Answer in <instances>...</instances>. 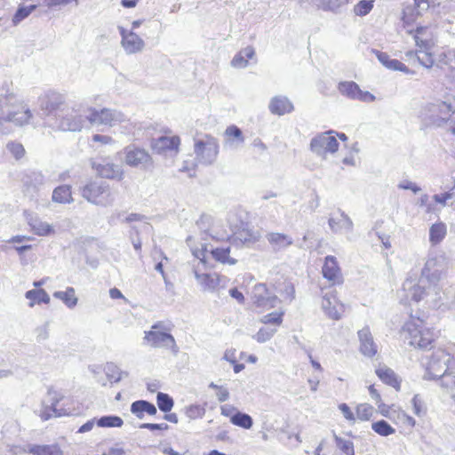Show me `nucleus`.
<instances>
[{
    "instance_id": "obj_53",
    "label": "nucleus",
    "mask_w": 455,
    "mask_h": 455,
    "mask_svg": "<svg viewBox=\"0 0 455 455\" xmlns=\"http://www.w3.org/2000/svg\"><path fill=\"white\" fill-rule=\"evenodd\" d=\"M277 331L276 328L273 327H262L259 330V331L253 336V338L259 343H264L269 340L275 333Z\"/></svg>"
},
{
    "instance_id": "obj_36",
    "label": "nucleus",
    "mask_w": 455,
    "mask_h": 455,
    "mask_svg": "<svg viewBox=\"0 0 455 455\" xmlns=\"http://www.w3.org/2000/svg\"><path fill=\"white\" fill-rule=\"evenodd\" d=\"M53 297L60 299L68 308H74L77 305L78 299L73 287H68L64 291H54Z\"/></svg>"
},
{
    "instance_id": "obj_39",
    "label": "nucleus",
    "mask_w": 455,
    "mask_h": 455,
    "mask_svg": "<svg viewBox=\"0 0 455 455\" xmlns=\"http://www.w3.org/2000/svg\"><path fill=\"white\" fill-rule=\"evenodd\" d=\"M25 297L30 300L28 306L33 307L36 303L48 304L50 302V296L44 289H33L26 291Z\"/></svg>"
},
{
    "instance_id": "obj_57",
    "label": "nucleus",
    "mask_w": 455,
    "mask_h": 455,
    "mask_svg": "<svg viewBox=\"0 0 455 455\" xmlns=\"http://www.w3.org/2000/svg\"><path fill=\"white\" fill-rule=\"evenodd\" d=\"M373 407L367 403L359 404L356 408L357 418L361 420H369L372 416Z\"/></svg>"
},
{
    "instance_id": "obj_34",
    "label": "nucleus",
    "mask_w": 455,
    "mask_h": 455,
    "mask_svg": "<svg viewBox=\"0 0 455 455\" xmlns=\"http://www.w3.org/2000/svg\"><path fill=\"white\" fill-rule=\"evenodd\" d=\"M254 55L255 51L253 47L248 46L235 55L231 61V65L237 68H245L248 65V60L252 59Z\"/></svg>"
},
{
    "instance_id": "obj_17",
    "label": "nucleus",
    "mask_w": 455,
    "mask_h": 455,
    "mask_svg": "<svg viewBox=\"0 0 455 455\" xmlns=\"http://www.w3.org/2000/svg\"><path fill=\"white\" fill-rule=\"evenodd\" d=\"M339 92L345 97L362 102H372L375 96L369 92L362 91L359 85L353 81L340 82L338 85Z\"/></svg>"
},
{
    "instance_id": "obj_19",
    "label": "nucleus",
    "mask_w": 455,
    "mask_h": 455,
    "mask_svg": "<svg viewBox=\"0 0 455 455\" xmlns=\"http://www.w3.org/2000/svg\"><path fill=\"white\" fill-rule=\"evenodd\" d=\"M339 216L331 215L328 220V224L333 233H341L342 231L351 232L353 230V221L347 214L339 209Z\"/></svg>"
},
{
    "instance_id": "obj_38",
    "label": "nucleus",
    "mask_w": 455,
    "mask_h": 455,
    "mask_svg": "<svg viewBox=\"0 0 455 455\" xmlns=\"http://www.w3.org/2000/svg\"><path fill=\"white\" fill-rule=\"evenodd\" d=\"M17 101V95L12 91V84H4L0 87V108L12 105Z\"/></svg>"
},
{
    "instance_id": "obj_51",
    "label": "nucleus",
    "mask_w": 455,
    "mask_h": 455,
    "mask_svg": "<svg viewBox=\"0 0 455 455\" xmlns=\"http://www.w3.org/2000/svg\"><path fill=\"white\" fill-rule=\"evenodd\" d=\"M374 6V0H360L354 6V13L356 16H365L372 10Z\"/></svg>"
},
{
    "instance_id": "obj_56",
    "label": "nucleus",
    "mask_w": 455,
    "mask_h": 455,
    "mask_svg": "<svg viewBox=\"0 0 455 455\" xmlns=\"http://www.w3.org/2000/svg\"><path fill=\"white\" fill-rule=\"evenodd\" d=\"M387 68L390 70H398L407 75H415L414 70L410 69L405 64L396 59H390Z\"/></svg>"
},
{
    "instance_id": "obj_27",
    "label": "nucleus",
    "mask_w": 455,
    "mask_h": 455,
    "mask_svg": "<svg viewBox=\"0 0 455 455\" xmlns=\"http://www.w3.org/2000/svg\"><path fill=\"white\" fill-rule=\"evenodd\" d=\"M27 220H28V224L31 228V230L36 235L47 236V235H50L52 234H54L53 228L50 224L41 220L37 217H34L31 214H29L27 217Z\"/></svg>"
},
{
    "instance_id": "obj_54",
    "label": "nucleus",
    "mask_w": 455,
    "mask_h": 455,
    "mask_svg": "<svg viewBox=\"0 0 455 455\" xmlns=\"http://www.w3.org/2000/svg\"><path fill=\"white\" fill-rule=\"evenodd\" d=\"M186 416L190 419L203 418L205 414V409L199 404H191L185 409Z\"/></svg>"
},
{
    "instance_id": "obj_42",
    "label": "nucleus",
    "mask_w": 455,
    "mask_h": 455,
    "mask_svg": "<svg viewBox=\"0 0 455 455\" xmlns=\"http://www.w3.org/2000/svg\"><path fill=\"white\" fill-rule=\"evenodd\" d=\"M435 66L443 70H454L455 53L451 52L440 53L435 61Z\"/></svg>"
},
{
    "instance_id": "obj_35",
    "label": "nucleus",
    "mask_w": 455,
    "mask_h": 455,
    "mask_svg": "<svg viewBox=\"0 0 455 455\" xmlns=\"http://www.w3.org/2000/svg\"><path fill=\"white\" fill-rule=\"evenodd\" d=\"M224 134L227 137L226 144L229 147L241 145L244 141L241 129L235 125L228 126Z\"/></svg>"
},
{
    "instance_id": "obj_28",
    "label": "nucleus",
    "mask_w": 455,
    "mask_h": 455,
    "mask_svg": "<svg viewBox=\"0 0 455 455\" xmlns=\"http://www.w3.org/2000/svg\"><path fill=\"white\" fill-rule=\"evenodd\" d=\"M195 277L204 291H212L220 283V278L216 274H199L194 270Z\"/></svg>"
},
{
    "instance_id": "obj_58",
    "label": "nucleus",
    "mask_w": 455,
    "mask_h": 455,
    "mask_svg": "<svg viewBox=\"0 0 455 455\" xmlns=\"http://www.w3.org/2000/svg\"><path fill=\"white\" fill-rule=\"evenodd\" d=\"M47 395L49 397V403H50V405H52V408H53V407L60 408L59 403L64 398L63 394L58 392L52 387H50L47 390Z\"/></svg>"
},
{
    "instance_id": "obj_16",
    "label": "nucleus",
    "mask_w": 455,
    "mask_h": 455,
    "mask_svg": "<svg viewBox=\"0 0 455 455\" xmlns=\"http://www.w3.org/2000/svg\"><path fill=\"white\" fill-rule=\"evenodd\" d=\"M253 303L259 307L273 308L280 302L278 297L271 292L265 283H257L252 289Z\"/></svg>"
},
{
    "instance_id": "obj_13",
    "label": "nucleus",
    "mask_w": 455,
    "mask_h": 455,
    "mask_svg": "<svg viewBox=\"0 0 455 455\" xmlns=\"http://www.w3.org/2000/svg\"><path fill=\"white\" fill-rule=\"evenodd\" d=\"M332 132L329 131L314 137L310 142L311 150L318 156L335 153L339 149V142L334 136L331 135Z\"/></svg>"
},
{
    "instance_id": "obj_63",
    "label": "nucleus",
    "mask_w": 455,
    "mask_h": 455,
    "mask_svg": "<svg viewBox=\"0 0 455 455\" xmlns=\"http://www.w3.org/2000/svg\"><path fill=\"white\" fill-rule=\"evenodd\" d=\"M140 428L148 429V430H167L169 426L166 423H142L140 426Z\"/></svg>"
},
{
    "instance_id": "obj_9",
    "label": "nucleus",
    "mask_w": 455,
    "mask_h": 455,
    "mask_svg": "<svg viewBox=\"0 0 455 455\" xmlns=\"http://www.w3.org/2000/svg\"><path fill=\"white\" fill-rule=\"evenodd\" d=\"M90 125H108L115 126L128 121L126 116L116 109L102 108H88V116Z\"/></svg>"
},
{
    "instance_id": "obj_5",
    "label": "nucleus",
    "mask_w": 455,
    "mask_h": 455,
    "mask_svg": "<svg viewBox=\"0 0 455 455\" xmlns=\"http://www.w3.org/2000/svg\"><path fill=\"white\" fill-rule=\"evenodd\" d=\"M454 113L455 109L451 103L435 100L425 105L420 111V116L427 124L442 126Z\"/></svg>"
},
{
    "instance_id": "obj_31",
    "label": "nucleus",
    "mask_w": 455,
    "mask_h": 455,
    "mask_svg": "<svg viewBox=\"0 0 455 455\" xmlns=\"http://www.w3.org/2000/svg\"><path fill=\"white\" fill-rule=\"evenodd\" d=\"M131 412L137 418L142 419L144 412L149 415H155L157 412L156 407L152 403L146 400H138L131 404Z\"/></svg>"
},
{
    "instance_id": "obj_45",
    "label": "nucleus",
    "mask_w": 455,
    "mask_h": 455,
    "mask_svg": "<svg viewBox=\"0 0 455 455\" xmlns=\"http://www.w3.org/2000/svg\"><path fill=\"white\" fill-rule=\"evenodd\" d=\"M428 50L421 49L415 52V55L417 57L418 61L420 65L427 68H430L435 66V60L433 59V56L430 52H427ZM407 56H412L414 55L413 52H408Z\"/></svg>"
},
{
    "instance_id": "obj_4",
    "label": "nucleus",
    "mask_w": 455,
    "mask_h": 455,
    "mask_svg": "<svg viewBox=\"0 0 455 455\" xmlns=\"http://www.w3.org/2000/svg\"><path fill=\"white\" fill-rule=\"evenodd\" d=\"M453 356L444 349L434 351L426 363L425 379H438L441 378H449Z\"/></svg>"
},
{
    "instance_id": "obj_24",
    "label": "nucleus",
    "mask_w": 455,
    "mask_h": 455,
    "mask_svg": "<svg viewBox=\"0 0 455 455\" xmlns=\"http://www.w3.org/2000/svg\"><path fill=\"white\" fill-rule=\"evenodd\" d=\"M179 145L180 138L178 136H161L152 141V148L158 154L164 153L166 150H175Z\"/></svg>"
},
{
    "instance_id": "obj_61",
    "label": "nucleus",
    "mask_w": 455,
    "mask_h": 455,
    "mask_svg": "<svg viewBox=\"0 0 455 455\" xmlns=\"http://www.w3.org/2000/svg\"><path fill=\"white\" fill-rule=\"evenodd\" d=\"M413 406V412L417 416H421L423 412V402L419 395H415L411 400Z\"/></svg>"
},
{
    "instance_id": "obj_7",
    "label": "nucleus",
    "mask_w": 455,
    "mask_h": 455,
    "mask_svg": "<svg viewBox=\"0 0 455 455\" xmlns=\"http://www.w3.org/2000/svg\"><path fill=\"white\" fill-rule=\"evenodd\" d=\"M81 194L85 200L95 205L109 206L114 203L109 185L105 181L88 182L83 187Z\"/></svg>"
},
{
    "instance_id": "obj_62",
    "label": "nucleus",
    "mask_w": 455,
    "mask_h": 455,
    "mask_svg": "<svg viewBox=\"0 0 455 455\" xmlns=\"http://www.w3.org/2000/svg\"><path fill=\"white\" fill-rule=\"evenodd\" d=\"M211 225V217L208 215H202L200 219L196 221L197 228L202 230V232L205 233Z\"/></svg>"
},
{
    "instance_id": "obj_47",
    "label": "nucleus",
    "mask_w": 455,
    "mask_h": 455,
    "mask_svg": "<svg viewBox=\"0 0 455 455\" xmlns=\"http://www.w3.org/2000/svg\"><path fill=\"white\" fill-rule=\"evenodd\" d=\"M231 423L242 428L250 429L253 425V419L249 414L239 411H235L232 417Z\"/></svg>"
},
{
    "instance_id": "obj_1",
    "label": "nucleus",
    "mask_w": 455,
    "mask_h": 455,
    "mask_svg": "<svg viewBox=\"0 0 455 455\" xmlns=\"http://www.w3.org/2000/svg\"><path fill=\"white\" fill-rule=\"evenodd\" d=\"M443 275V265L436 258L428 259L421 270L418 282L411 277L406 278L403 283L402 291L405 299L415 302L426 299L436 307L442 299V288L439 284Z\"/></svg>"
},
{
    "instance_id": "obj_6",
    "label": "nucleus",
    "mask_w": 455,
    "mask_h": 455,
    "mask_svg": "<svg viewBox=\"0 0 455 455\" xmlns=\"http://www.w3.org/2000/svg\"><path fill=\"white\" fill-rule=\"evenodd\" d=\"M423 323V320L419 317L416 319L411 317L404 324L403 331L409 334L410 345L426 349L435 341V334L430 329L424 328Z\"/></svg>"
},
{
    "instance_id": "obj_23",
    "label": "nucleus",
    "mask_w": 455,
    "mask_h": 455,
    "mask_svg": "<svg viewBox=\"0 0 455 455\" xmlns=\"http://www.w3.org/2000/svg\"><path fill=\"white\" fill-rule=\"evenodd\" d=\"M410 34L414 33L416 45L421 49L428 50L431 44V33L427 26L417 24L415 28L408 29Z\"/></svg>"
},
{
    "instance_id": "obj_60",
    "label": "nucleus",
    "mask_w": 455,
    "mask_h": 455,
    "mask_svg": "<svg viewBox=\"0 0 455 455\" xmlns=\"http://www.w3.org/2000/svg\"><path fill=\"white\" fill-rule=\"evenodd\" d=\"M74 3L76 6L79 4V0H44V4L49 9H57Z\"/></svg>"
},
{
    "instance_id": "obj_44",
    "label": "nucleus",
    "mask_w": 455,
    "mask_h": 455,
    "mask_svg": "<svg viewBox=\"0 0 455 455\" xmlns=\"http://www.w3.org/2000/svg\"><path fill=\"white\" fill-rule=\"evenodd\" d=\"M32 118V113L29 108H26L23 111H18L10 113L7 116V120L9 122L14 123L16 125H24L29 123V120Z\"/></svg>"
},
{
    "instance_id": "obj_3",
    "label": "nucleus",
    "mask_w": 455,
    "mask_h": 455,
    "mask_svg": "<svg viewBox=\"0 0 455 455\" xmlns=\"http://www.w3.org/2000/svg\"><path fill=\"white\" fill-rule=\"evenodd\" d=\"M68 105L63 94L50 91L40 99L42 118L48 126L54 125L58 116L66 110Z\"/></svg>"
},
{
    "instance_id": "obj_26",
    "label": "nucleus",
    "mask_w": 455,
    "mask_h": 455,
    "mask_svg": "<svg viewBox=\"0 0 455 455\" xmlns=\"http://www.w3.org/2000/svg\"><path fill=\"white\" fill-rule=\"evenodd\" d=\"M266 238L274 251L284 250L293 243L291 236L277 232L268 233Z\"/></svg>"
},
{
    "instance_id": "obj_20",
    "label": "nucleus",
    "mask_w": 455,
    "mask_h": 455,
    "mask_svg": "<svg viewBox=\"0 0 455 455\" xmlns=\"http://www.w3.org/2000/svg\"><path fill=\"white\" fill-rule=\"evenodd\" d=\"M268 109L273 115L283 116L291 113L294 106L286 96L278 95L270 100Z\"/></svg>"
},
{
    "instance_id": "obj_52",
    "label": "nucleus",
    "mask_w": 455,
    "mask_h": 455,
    "mask_svg": "<svg viewBox=\"0 0 455 455\" xmlns=\"http://www.w3.org/2000/svg\"><path fill=\"white\" fill-rule=\"evenodd\" d=\"M337 447L346 455H355L354 444L349 440H345L334 434Z\"/></svg>"
},
{
    "instance_id": "obj_64",
    "label": "nucleus",
    "mask_w": 455,
    "mask_h": 455,
    "mask_svg": "<svg viewBox=\"0 0 455 455\" xmlns=\"http://www.w3.org/2000/svg\"><path fill=\"white\" fill-rule=\"evenodd\" d=\"M398 188L404 190H411L413 193H418L421 188L416 184L410 180H404L398 184Z\"/></svg>"
},
{
    "instance_id": "obj_40",
    "label": "nucleus",
    "mask_w": 455,
    "mask_h": 455,
    "mask_svg": "<svg viewBox=\"0 0 455 455\" xmlns=\"http://www.w3.org/2000/svg\"><path fill=\"white\" fill-rule=\"evenodd\" d=\"M107 378L112 383L119 382L123 378L128 377L129 373L120 370L114 363H108L104 368Z\"/></svg>"
},
{
    "instance_id": "obj_8",
    "label": "nucleus",
    "mask_w": 455,
    "mask_h": 455,
    "mask_svg": "<svg viewBox=\"0 0 455 455\" xmlns=\"http://www.w3.org/2000/svg\"><path fill=\"white\" fill-rule=\"evenodd\" d=\"M87 116L88 109L84 114H81L67 106L66 110L58 116V120L54 122V125H52V127H56L62 131L80 132L89 124Z\"/></svg>"
},
{
    "instance_id": "obj_55",
    "label": "nucleus",
    "mask_w": 455,
    "mask_h": 455,
    "mask_svg": "<svg viewBox=\"0 0 455 455\" xmlns=\"http://www.w3.org/2000/svg\"><path fill=\"white\" fill-rule=\"evenodd\" d=\"M283 312H272L264 315L261 318V323L265 324H272L275 326H280L283 323Z\"/></svg>"
},
{
    "instance_id": "obj_12",
    "label": "nucleus",
    "mask_w": 455,
    "mask_h": 455,
    "mask_svg": "<svg viewBox=\"0 0 455 455\" xmlns=\"http://www.w3.org/2000/svg\"><path fill=\"white\" fill-rule=\"evenodd\" d=\"M191 251L193 255L202 262H205L206 255L210 252L212 258L219 262L228 263L229 265H235L236 263L235 259L229 257V246L209 249L206 243H203L201 249H192Z\"/></svg>"
},
{
    "instance_id": "obj_29",
    "label": "nucleus",
    "mask_w": 455,
    "mask_h": 455,
    "mask_svg": "<svg viewBox=\"0 0 455 455\" xmlns=\"http://www.w3.org/2000/svg\"><path fill=\"white\" fill-rule=\"evenodd\" d=\"M325 12L341 13L353 0H314Z\"/></svg>"
},
{
    "instance_id": "obj_15",
    "label": "nucleus",
    "mask_w": 455,
    "mask_h": 455,
    "mask_svg": "<svg viewBox=\"0 0 455 455\" xmlns=\"http://www.w3.org/2000/svg\"><path fill=\"white\" fill-rule=\"evenodd\" d=\"M21 181L25 196L34 199L43 188L45 178L40 172L28 171L24 173Z\"/></svg>"
},
{
    "instance_id": "obj_59",
    "label": "nucleus",
    "mask_w": 455,
    "mask_h": 455,
    "mask_svg": "<svg viewBox=\"0 0 455 455\" xmlns=\"http://www.w3.org/2000/svg\"><path fill=\"white\" fill-rule=\"evenodd\" d=\"M6 148L16 159H20L25 154V149L20 143L8 142Z\"/></svg>"
},
{
    "instance_id": "obj_32",
    "label": "nucleus",
    "mask_w": 455,
    "mask_h": 455,
    "mask_svg": "<svg viewBox=\"0 0 455 455\" xmlns=\"http://www.w3.org/2000/svg\"><path fill=\"white\" fill-rule=\"evenodd\" d=\"M377 376L387 385L400 389V380L395 371L388 367H380L376 370Z\"/></svg>"
},
{
    "instance_id": "obj_43",
    "label": "nucleus",
    "mask_w": 455,
    "mask_h": 455,
    "mask_svg": "<svg viewBox=\"0 0 455 455\" xmlns=\"http://www.w3.org/2000/svg\"><path fill=\"white\" fill-rule=\"evenodd\" d=\"M425 12L419 10V8L413 4L408 5L403 10V21L404 26L412 25L417 21V19L423 15Z\"/></svg>"
},
{
    "instance_id": "obj_10",
    "label": "nucleus",
    "mask_w": 455,
    "mask_h": 455,
    "mask_svg": "<svg viewBox=\"0 0 455 455\" xmlns=\"http://www.w3.org/2000/svg\"><path fill=\"white\" fill-rule=\"evenodd\" d=\"M124 154L125 164L131 167L147 169L152 164V157L148 152L135 145L125 147Z\"/></svg>"
},
{
    "instance_id": "obj_22",
    "label": "nucleus",
    "mask_w": 455,
    "mask_h": 455,
    "mask_svg": "<svg viewBox=\"0 0 455 455\" xmlns=\"http://www.w3.org/2000/svg\"><path fill=\"white\" fill-rule=\"evenodd\" d=\"M322 272L323 277L332 282L333 284L340 283L342 282L340 269L336 258L333 256H327L325 258Z\"/></svg>"
},
{
    "instance_id": "obj_37",
    "label": "nucleus",
    "mask_w": 455,
    "mask_h": 455,
    "mask_svg": "<svg viewBox=\"0 0 455 455\" xmlns=\"http://www.w3.org/2000/svg\"><path fill=\"white\" fill-rule=\"evenodd\" d=\"M447 233L446 225L443 222L433 224L429 228V242L432 245L440 243Z\"/></svg>"
},
{
    "instance_id": "obj_50",
    "label": "nucleus",
    "mask_w": 455,
    "mask_h": 455,
    "mask_svg": "<svg viewBox=\"0 0 455 455\" xmlns=\"http://www.w3.org/2000/svg\"><path fill=\"white\" fill-rule=\"evenodd\" d=\"M36 4H30L28 6H25V5L20 6L12 17V23L14 25L19 24L23 20H25L27 17H28L30 15V13L36 10Z\"/></svg>"
},
{
    "instance_id": "obj_2",
    "label": "nucleus",
    "mask_w": 455,
    "mask_h": 455,
    "mask_svg": "<svg viewBox=\"0 0 455 455\" xmlns=\"http://www.w3.org/2000/svg\"><path fill=\"white\" fill-rule=\"evenodd\" d=\"M172 325L164 321L155 323L150 331H145L144 341L153 347L170 348L174 355L179 353V347L171 334Z\"/></svg>"
},
{
    "instance_id": "obj_14",
    "label": "nucleus",
    "mask_w": 455,
    "mask_h": 455,
    "mask_svg": "<svg viewBox=\"0 0 455 455\" xmlns=\"http://www.w3.org/2000/svg\"><path fill=\"white\" fill-rule=\"evenodd\" d=\"M91 165L100 178L121 180L124 177L122 166L108 162L107 159H92Z\"/></svg>"
},
{
    "instance_id": "obj_21",
    "label": "nucleus",
    "mask_w": 455,
    "mask_h": 455,
    "mask_svg": "<svg viewBox=\"0 0 455 455\" xmlns=\"http://www.w3.org/2000/svg\"><path fill=\"white\" fill-rule=\"evenodd\" d=\"M120 34L122 36V44L127 53H135L142 50L144 46L143 40L135 33L126 31L121 28Z\"/></svg>"
},
{
    "instance_id": "obj_49",
    "label": "nucleus",
    "mask_w": 455,
    "mask_h": 455,
    "mask_svg": "<svg viewBox=\"0 0 455 455\" xmlns=\"http://www.w3.org/2000/svg\"><path fill=\"white\" fill-rule=\"evenodd\" d=\"M371 428L381 436H388L395 432V428L384 419L372 423Z\"/></svg>"
},
{
    "instance_id": "obj_25",
    "label": "nucleus",
    "mask_w": 455,
    "mask_h": 455,
    "mask_svg": "<svg viewBox=\"0 0 455 455\" xmlns=\"http://www.w3.org/2000/svg\"><path fill=\"white\" fill-rule=\"evenodd\" d=\"M22 451L32 455H63L58 444H28Z\"/></svg>"
},
{
    "instance_id": "obj_46",
    "label": "nucleus",
    "mask_w": 455,
    "mask_h": 455,
    "mask_svg": "<svg viewBox=\"0 0 455 455\" xmlns=\"http://www.w3.org/2000/svg\"><path fill=\"white\" fill-rule=\"evenodd\" d=\"M96 424L100 427H121L124 420L116 415H106L98 419Z\"/></svg>"
},
{
    "instance_id": "obj_30",
    "label": "nucleus",
    "mask_w": 455,
    "mask_h": 455,
    "mask_svg": "<svg viewBox=\"0 0 455 455\" xmlns=\"http://www.w3.org/2000/svg\"><path fill=\"white\" fill-rule=\"evenodd\" d=\"M69 415H72V411H69L68 409H66L64 407L52 408V405L46 403L45 401L42 402V409L39 416L44 421L48 420L52 417L60 418L62 416Z\"/></svg>"
},
{
    "instance_id": "obj_48",
    "label": "nucleus",
    "mask_w": 455,
    "mask_h": 455,
    "mask_svg": "<svg viewBox=\"0 0 455 455\" xmlns=\"http://www.w3.org/2000/svg\"><path fill=\"white\" fill-rule=\"evenodd\" d=\"M156 403L161 411L167 413L172 411L174 405V401L168 394L158 392L156 395Z\"/></svg>"
},
{
    "instance_id": "obj_18",
    "label": "nucleus",
    "mask_w": 455,
    "mask_h": 455,
    "mask_svg": "<svg viewBox=\"0 0 455 455\" xmlns=\"http://www.w3.org/2000/svg\"><path fill=\"white\" fill-rule=\"evenodd\" d=\"M357 335L360 342V352L367 357H373L378 352V346L369 326L359 330Z\"/></svg>"
},
{
    "instance_id": "obj_41",
    "label": "nucleus",
    "mask_w": 455,
    "mask_h": 455,
    "mask_svg": "<svg viewBox=\"0 0 455 455\" xmlns=\"http://www.w3.org/2000/svg\"><path fill=\"white\" fill-rule=\"evenodd\" d=\"M71 187L61 185L57 187L52 192V201L60 204H68L72 202Z\"/></svg>"
},
{
    "instance_id": "obj_11",
    "label": "nucleus",
    "mask_w": 455,
    "mask_h": 455,
    "mask_svg": "<svg viewBox=\"0 0 455 455\" xmlns=\"http://www.w3.org/2000/svg\"><path fill=\"white\" fill-rule=\"evenodd\" d=\"M219 144L216 139L208 138L205 141L197 140L195 143V154L200 163L212 164L217 158Z\"/></svg>"
},
{
    "instance_id": "obj_33",
    "label": "nucleus",
    "mask_w": 455,
    "mask_h": 455,
    "mask_svg": "<svg viewBox=\"0 0 455 455\" xmlns=\"http://www.w3.org/2000/svg\"><path fill=\"white\" fill-rule=\"evenodd\" d=\"M337 300L335 296L325 294L322 299V308L324 313L331 319L339 320L340 313L337 309Z\"/></svg>"
}]
</instances>
